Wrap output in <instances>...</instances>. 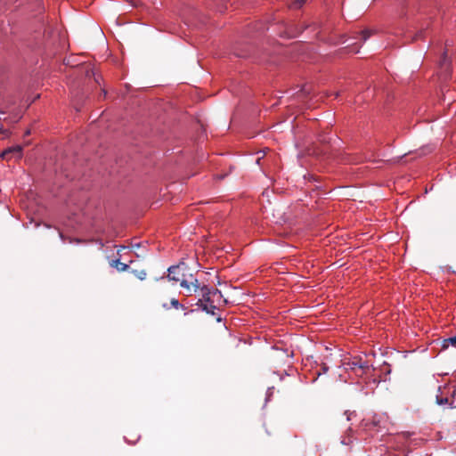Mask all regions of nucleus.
<instances>
[{
    "mask_svg": "<svg viewBox=\"0 0 456 456\" xmlns=\"http://www.w3.org/2000/svg\"><path fill=\"white\" fill-rule=\"evenodd\" d=\"M135 274L140 280H144L146 277V273L144 271L136 272Z\"/></svg>",
    "mask_w": 456,
    "mask_h": 456,
    "instance_id": "nucleus-14",
    "label": "nucleus"
},
{
    "mask_svg": "<svg viewBox=\"0 0 456 456\" xmlns=\"http://www.w3.org/2000/svg\"><path fill=\"white\" fill-rule=\"evenodd\" d=\"M388 423L387 415L381 413H372L371 415L364 418L362 421V426L368 431L379 432L387 428Z\"/></svg>",
    "mask_w": 456,
    "mask_h": 456,
    "instance_id": "nucleus-2",
    "label": "nucleus"
},
{
    "mask_svg": "<svg viewBox=\"0 0 456 456\" xmlns=\"http://www.w3.org/2000/svg\"><path fill=\"white\" fill-rule=\"evenodd\" d=\"M448 345H451V346L456 347V336L451 337L444 340V347H447Z\"/></svg>",
    "mask_w": 456,
    "mask_h": 456,
    "instance_id": "nucleus-12",
    "label": "nucleus"
},
{
    "mask_svg": "<svg viewBox=\"0 0 456 456\" xmlns=\"http://www.w3.org/2000/svg\"><path fill=\"white\" fill-rule=\"evenodd\" d=\"M161 305L165 310H170L171 308L176 310H183L184 315H187L189 313L192 312V310L188 311L184 305L181 304L179 300L175 297L171 298L169 303L164 302Z\"/></svg>",
    "mask_w": 456,
    "mask_h": 456,
    "instance_id": "nucleus-5",
    "label": "nucleus"
},
{
    "mask_svg": "<svg viewBox=\"0 0 456 456\" xmlns=\"http://www.w3.org/2000/svg\"><path fill=\"white\" fill-rule=\"evenodd\" d=\"M322 369L323 373H326L329 370V368L326 364H323Z\"/></svg>",
    "mask_w": 456,
    "mask_h": 456,
    "instance_id": "nucleus-16",
    "label": "nucleus"
},
{
    "mask_svg": "<svg viewBox=\"0 0 456 456\" xmlns=\"http://www.w3.org/2000/svg\"><path fill=\"white\" fill-rule=\"evenodd\" d=\"M282 354H286V356H287V357H289V356H291V355H292V354H289L287 352H283Z\"/></svg>",
    "mask_w": 456,
    "mask_h": 456,
    "instance_id": "nucleus-17",
    "label": "nucleus"
},
{
    "mask_svg": "<svg viewBox=\"0 0 456 456\" xmlns=\"http://www.w3.org/2000/svg\"><path fill=\"white\" fill-rule=\"evenodd\" d=\"M450 402H451V398H449V397H443V396H439V395L436 396V403L439 405H445V404L450 405Z\"/></svg>",
    "mask_w": 456,
    "mask_h": 456,
    "instance_id": "nucleus-10",
    "label": "nucleus"
},
{
    "mask_svg": "<svg viewBox=\"0 0 456 456\" xmlns=\"http://www.w3.org/2000/svg\"><path fill=\"white\" fill-rule=\"evenodd\" d=\"M196 305L202 311L210 314H215V311L216 309V306L214 304H204L202 299H199Z\"/></svg>",
    "mask_w": 456,
    "mask_h": 456,
    "instance_id": "nucleus-7",
    "label": "nucleus"
},
{
    "mask_svg": "<svg viewBox=\"0 0 456 456\" xmlns=\"http://www.w3.org/2000/svg\"><path fill=\"white\" fill-rule=\"evenodd\" d=\"M450 407L456 408V387H452Z\"/></svg>",
    "mask_w": 456,
    "mask_h": 456,
    "instance_id": "nucleus-9",
    "label": "nucleus"
},
{
    "mask_svg": "<svg viewBox=\"0 0 456 456\" xmlns=\"http://www.w3.org/2000/svg\"><path fill=\"white\" fill-rule=\"evenodd\" d=\"M112 266L116 267L118 271H126L128 265L120 262L119 260L113 261Z\"/></svg>",
    "mask_w": 456,
    "mask_h": 456,
    "instance_id": "nucleus-8",
    "label": "nucleus"
},
{
    "mask_svg": "<svg viewBox=\"0 0 456 456\" xmlns=\"http://www.w3.org/2000/svg\"><path fill=\"white\" fill-rule=\"evenodd\" d=\"M341 443H342L343 444H346V445H348V444H350L352 443V440H351V439H348V440H347V439H346V438H343V439H342V441H341Z\"/></svg>",
    "mask_w": 456,
    "mask_h": 456,
    "instance_id": "nucleus-15",
    "label": "nucleus"
},
{
    "mask_svg": "<svg viewBox=\"0 0 456 456\" xmlns=\"http://www.w3.org/2000/svg\"><path fill=\"white\" fill-rule=\"evenodd\" d=\"M11 154H13L15 158L20 159L21 157V147L20 145H17L14 147L8 148L0 154V157L3 159H9Z\"/></svg>",
    "mask_w": 456,
    "mask_h": 456,
    "instance_id": "nucleus-6",
    "label": "nucleus"
},
{
    "mask_svg": "<svg viewBox=\"0 0 456 456\" xmlns=\"http://www.w3.org/2000/svg\"><path fill=\"white\" fill-rule=\"evenodd\" d=\"M201 293V298L204 304H215L219 302L223 297L222 293L218 289H211L208 286L203 285L198 289Z\"/></svg>",
    "mask_w": 456,
    "mask_h": 456,
    "instance_id": "nucleus-3",
    "label": "nucleus"
},
{
    "mask_svg": "<svg viewBox=\"0 0 456 456\" xmlns=\"http://www.w3.org/2000/svg\"><path fill=\"white\" fill-rule=\"evenodd\" d=\"M342 366L346 371H354L356 370L357 367H360V369L370 368L369 362L360 356L345 358L342 361Z\"/></svg>",
    "mask_w": 456,
    "mask_h": 456,
    "instance_id": "nucleus-4",
    "label": "nucleus"
},
{
    "mask_svg": "<svg viewBox=\"0 0 456 456\" xmlns=\"http://www.w3.org/2000/svg\"><path fill=\"white\" fill-rule=\"evenodd\" d=\"M370 368H362V369H360V367H357L355 370H354L353 372L354 373V375L356 377H362L364 374L367 373V371L369 370Z\"/></svg>",
    "mask_w": 456,
    "mask_h": 456,
    "instance_id": "nucleus-11",
    "label": "nucleus"
},
{
    "mask_svg": "<svg viewBox=\"0 0 456 456\" xmlns=\"http://www.w3.org/2000/svg\"><path fill=\"white\" fill-rule=\"evenodd\" d=\"M441 67L444 69L445 71H449L450 69V63L446 61L445 57H444V60L441 62Z\"/></svg>",
    "mask_w": 456,
    "mask_h": 456,
    "instance_id": "nucleus-13",
    "label": "nucleus"
},
{
    "mask_svg": "<svg viewBox=\"0 0 456 456\" xmlns=\"http://www.w3.org/2000/svg\"><path fill=\"white\" fill-rule=\"evenodd\" d=\"M187 267L183 263L177 265H172L167 270V276L169 280L179 281L181 287L186 291L185 295L189 297L198 291L200 282L192 274L187 275L185 273Z\"/></svg>",
    "mask_w": 456,
    "mask_h": 456,
    "instance_id": "nucleus-1",
    "label": "nucleus"
}]
</instances>
